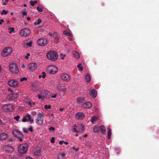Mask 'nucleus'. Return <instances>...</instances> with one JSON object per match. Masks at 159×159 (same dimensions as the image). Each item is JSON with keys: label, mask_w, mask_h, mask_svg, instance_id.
Wrapping results in <instances>:
<instances>
[{"label": "nucleus", "mask_w": 159, "mask_h": 159, "mask_svg": "<svg viewBox=\"0 0 159 159\" xmlns=\"http://www.w3.org/2000/svg\"><path fill=\"white\" fill-rule=\"evenodd\" d=\"M46 56L48 59L52 61H56L58 58V55L56 52L54 51H52L48 52L46 54Z\"/></svg>", "instance_id": "f257e3e1"}, {"label": "nucleus", "mask_w": 159, "mask_h": 159, "mask_svg": "<svg viewBox=\"0 0 159 159\" xmlns=\"http://www.w3.org/2000/svg\"><path fill=\"white\" fill-rule=\"evenodd\" d=\"M72 129L74 132L76 133H82L84 131V127L82 124L78 125H74L72 126Z\"/></svg>", "instance_id": "f03ea898"}, {"label": "nucleus", "mask_w": 159, "mask_h": 159, "mask_svg": "<svg viewBox=\"0 0 159 159\" xmlns=\"http://www.w3.org/2000/svg\"><path fill=\"white\" fill-rule=\"evenodd\" d=\"M9 68L10 71L14 74H17L19 72V69L18 66L14 63H11L10 64Z\"/></svg>", "instance_id": "7ed1b4c3"}, {"label": "nucleus", "mask_w": 159, "mask_h": 159, "mask_svg": "<svg viewBox=\"0 0 159 159\" xmlns=\"http://www.w3.org/2000/svg\"><path fill=\"white\" fill-rule=\"evenodd\" d=\"M12 52V48L10 47L5 48L2 51L1 55L3 57H7L10 55Z\"/></svg>", "instance_id": "20e7f679"}, {"label": "nucleus", "mask_w": 159, "mask_h": 159, "mask_svg": "<svg viewBox=\"0 0 159 159\" xmlns=\"http://www.w3.org/2000/svg\"><path fill=\"white\" fill-rule=\"evenodd\" d=\"M28 145L26 144H23L20 145L18 148L19 152L21 154L25 153L27 151Z\"/></svg>", "instance_id": "39448f33"}, {"label": "nucleus", "mask_w": 159, "mask_h": 159, "mask_svg": "<svg viewBox=\"0 0 159 159\" xmlns=\"http://www.w3.org/2000/svg\"><path fill=\"white\" fill-rule=\"evenodd\" d=\"M48 71L50 73L54 74L58 71V68L57 66L54 65H50L47 68Z\"/></svg>", "instance_id": "423d86ee"}, {"label": "nucleus", "mask_w": 159, "mask_h": 159, "mask_svg": "<svg viewBox=\"0 0 159 159\" xmlns=\"http://www.w3.org/2000/svg\"><path fill=\"white\" fill-rule=\"evenodd\" d=\"M57 90L60 92L66 93L67 91V88L66 87L63 85L62 84H59L56 86Z\"/></svg>", "instance_id": "0eeeda50"}, {"label": "nucleus", "mask_w": 159, "mask_h": 159, "mask_svg": "<svg viewBox=\"0 0 159 159\" xmlns=\"http://www.w3.org/2000/svg\"><path fill=\"white\" fill-rule=\"evenodd\" d=\"M44 115L41 113H39L37 115V117L36 120V123L39 125H42L43 122V118Z\"/></svg>", "instance_id": "6e6552de"}, {"label": "nucleus", "mask_w": 159, "mask_h": 159, "mask_svg": "<svg viewBox=\"0 0 159 159\" xmlns=\"http://www.w3.org/2000/svg\"><path fill=\"white\" fill-rule=\"evenodd\" d=\"M7 84L9 86L13 88H16L19 85L18 81L13 79L9 80L7 81Z\"/></svg>", "instance_id": "1a4fd4ad"}, {"label": "nucleus", "mask_w": 159, "mask_h": 159, "mask_svg": "<svg viewBox=\"0 0 159 159\" xmlns=\"http://www.w3.org/2000/svg\"><path fill=\"white\" fill-rule=\"evenodd\" d=\"M12 133L13 135L18 138L20 141H22V138L23 137V135L19 131L16 129L12 131Z\"/></svg>", "instance_id": "9d476101"}, {"label": "nucleus", "mask_w": 159, "mask_h": 159, "mask_svg": "<svg viewBox=\"0 0 159 159\" xmlns=\"http://www.w3.org/2000/svg\"><path fill=\"white\" fill-rule=\"evenodd\" d=\"M30 30L27 28H25L21 30L20 32V35L22 36H27L30 35Z\"/></svg>", "instance_id": "9b49d317"}, {"label": "nucleus", "mask_w": 159, "mask_h": 159, "mask_svg": "<svg viewBox=\"0 0 159 159\" xmlns=\"http://www.w3.org/2000/svg\"><path fill=\"white\" fill-rule=\"evenodd\" d=\"M48 40L44 38L40 39L37 42L38 44L41 46H45L48 44Z\"/></svg>", "instance_id": "f8f14e48"}, {"label": "nucleus", "mask_w": 159, "mask_h": 159, "mask_svg": "<svg viewBox=\"0 0 159 159\" xmlns=\"http://www.w3.org/2000/svg\"><path fill=\"white\" fill-rule=\"evenodd\" d=\"M14 108L13 106L11 104H6L2 107L3 109L5 111H11Z\"/></svg>", "instance_id": "ddd939ff"}, {"label": "nucleus", "mask_w": 159, "mask_h": 159, "mask_svg": "<svg viewBox=\"0 0 159 159\" xmlns=\"http://www.w3.org/2000/svg\"><path fill=\"white\" fill-rule=\"evenodd\" d=\"M61 78L63 81L68 82L70 80V76L67 74H62L61 75Z\"/></svg>", "instance_id": "4468645a"}, {"label": "nucleus", "mask_w": 159, "mask_h": 159, "mask_svg": "<svg viewBox=\"0 0 159 159\" xmlns=\"http://www.w3.org/2000/svg\"><path fill=\"white\" fill-rule=\"evenodd\" d=\"M85 117V116L83 113L79 112L76 113L75 115V118L76 119L81 120L84 119Z\"/></svg>", "instance_id": "2eb2a0df"}, {"label": "nucleus", "mask_w": 159, "mask_h": 159, "mask_svg": "<svg viewBox=\"0 0 159 159\" xmlns=\"http://www.w3.org/2000/svg\"><path fill=\"white\" fill-rule=\"evenodd\" d=\"M47 92L45 91H43L41 93L38 94V98L39 99L43 100L47 95Z\"/></svg>", "instance_id": "dca6fc26"}, {"label": "nucleus", "mask_w": 159, "mask_h": 159, "mask_svg": "<svg viewBox=\"0 0 159 159\" xmlns=\"http://www.w3.org/2000/svg\"><path fill=\"white\" fill-rule=\"evenodd\" d=\"M28 67L30 70L34 71L37 67V65L35 63H31L28 64Z\"/></svg>", "instance_id": "f3484780"}, {"label": "nucleus", "mask_w": 159, "mask_h": 159, "mask_svg": "<svg viewBox=\"0 0 159 159\" xmlns=\"http://www.w3.org/2000/svg\"><path fill=\"white\" fill-rule=\"evenodd\" d=\"M8 137V134L4 132L0 133V140H4L6 139Z\"/></svg>", "instance_id": "a211bd4d"}, {"label": "nucleus", "mask_w": 159, "mask_h": 159, "mask_svg": "<svg viewBox=\"0 0 159 159\" xmlns=\"http://www.w3.org/2000/svg\"><path fill=\"white\" fill-rule=\"evenodd\" d=\"M18 96V94L17 93H11L7 96L8 99L11 100H13L17 98Z\"/></svg>", "instance_id": "6ab92c4d"}, {"label": "nucleus", "mask_w": 159, "mask_h": 159, "mask_svg": "<svg viewBox=\"0 0 159 159\" xmlns=\"http://www.w3.org/2000/svg\"><path fill=\"white\" fill-rule=\"evenodd\" d=\"M92 106V104L89 102H87L82 104V106L85 108H89Z\"/></svg>", "instance_id": "aec40b11"}, {"label": "nucleus", "mask_w": 159, "mask_h": 159, "mask_svg": "<svg viewBox=\"0 0 159 159\" xmlns=\"http://www.w3.org/2000/svg\"><path fill=\"white\" fill-rule=\"evenodd\" d=\"M5 150L9 152H12L14 151L13 148L11 146L7 145L5 147Z\"/></svg>", "instance_id": "412c9836"}, {"label": "nucleus", "mask_w": 159, "mask_h": 159, "mask_svg": "<svg viewBox=\"0 0 159 159\" xmlns=\"http://www.w3.org/2000/svg\"><path fill=\"white\" fill-rule=\"evenodd\" d=\"M66 154L65 153H59L58 154L57 156V159H65Z\"/></svg>", "instance_id": "4be33fe9"}, {"label": "nucleus", "mask_w": 159, "mask_h": 159, "mask_svg": "<svg viewBox=\"0 0 159 159\" xmlns=\"http://www.w3.org/2000/svg\"><path fill=\"white\" fill-rule=\"evenodd\" d=\"M34 152L35 155H39L41 153V149L40 148L37 147L34 149Z\"/></svg>", "instance_id": "5701e85b"}, {"label": "nucleus", "mask_w": 159, "mask_h": 159, "mask_svg": "<svg viewBox=\"0 0 159 159\" xmlns=\"http://www.w3.org/2000/svg\"><path fill=\"white\" fill-rule=\"evenodd\" d=\"M97 94V92L96 90L94 89H93L91 91L90 95L94 98H95Z\"/></svg>", "instance_id": "b1692460"}, {"label": "nucleus", "mask_w": 159, "mask_h": 159, "mask_svg": "<svg viewBox=\"0 0 159 159\" xmlns=\"http://www.w3.org/2000/svg\"><path fill=\"white\" fill-rule=\"evenodd\" d=\"M99 129L101 132L103 134H105L106 133V129L103 125L101 126Z\"/></svg>", "instance_id": "393cba45"}, {"label": "nucleus", "mask_w": 159, "mask_h": 159, "mask_svg": "<svg viewBox=\"0 0 159 159\" xmlns=\"http://www.w3.org/2000/svg\"><path fill=\"white\" fill-rule=\"evenodd\" d=\"M53 36V38L55 39L57 41V43L58 42L59 37L58 36L56 32L54 33Z\"/></svg>", "instance_id": "a878e982"}, {"label": "nucleus", "mask_w": 159, "mask_h": 159, "mask_svg": "<svg viewBox=\"0 0 159 159\" xmlns=\"http://www.w3.org/2000/svg\"><path fill=\"white\" fill-rule=\"evenodd\" d=\"M85 79L86 81L87 82H89L91 80V77L90 75L87 74L85 76Z\"/></svg>", "instance_id": "bb28decb"}, {"label": "nucleus", "mask_w": 159, "mask_h": 159, "mask_svg": "<svg viewBox=\"0 0 159 159\" xmlns=\"http://www.w3.org/2000/svg\"><path fill=\"white\" fill-rule=\"evenodd\" d=\"M73 55L74 57L77 59H78L80 57V55L79 54L76 52H73Z\"/></svg>", "instance_id": "cd10ccee"}, {"label": "nucleus", "mask_w": 159, "mask_h": 159, "mask_svg": "<svg viewBox=\"0 0 159 159\" xmlns=\"http://www.w3.org/2000/svg\"><path fill=\"white\" fill-rule=\"evenodd\" d=\"M84 99L83 98L79 97L77 98V102L78 103H81L84 102Z\"/></svg>", "instance_id": "c85d7f7f"}, {"label": "nucleus", "mask_w": 159, "mask_h": 159, "mask_svg": "<svg viewBox=\"0 0 159 159\" xmlns=\"http://www.w3.org/2000/svg\"><path fill=\"white\" fill-rule=\"evenodd\" d=\"M63 34H66L67 35L69 36H72V34L70 32H67L66 30H64L63 31Z\"/></svg>", "instance_id": "c756f323"}, {"label": "nucleus", "mask_w": 159, "mask_h": 159, "mask_svg": "<svg viewBox=\"0 0 159 159\" xmlns=\"http://www.w3.org/2000/svg\"><path fill=\"white\" fill-rule=\"evenodd\" d=\"M42 22V21L40 19H39L37 20L34 23V25H39L40 23Z\"/></svg>", "instance_id": "7c9ffc66"}, {"label": "nucleus", "mask_w": 159, "mask_h": 159, "mask_svg": "<svg viewBox=\"0 0 159 159\" xmlns=\"http://www.w3.org/2000/svg\"><path fill=\"white\" fill-rule=\"evenodd\" d=\"M107 129L108 130V132L107 133L108 138V139H110L111 138V129L109 128H108Z\"/></svg>", "instance_id": "2f4dec72"}, {"label": "nucleus", "mask_w": 159, "mask_h": 159, "mask_svg": "<svg viewBox=\"0 0 159 159\" xmlns=\"http://www.w3.org/2000/svg\"><path fill=\"white\" fill-rule=\"evenodd\" d=\"M26 117H27L29 118V121L31 123H33L34 120L31 118V116L30 114H27L26 115Z\"/></svg>", "instance_id": "473e14b6"}, {"label": "nucleus", "mask_w": 159, "mask_h": 159, "mask_svg": "<svg viewBox=\"0 0 159 159\" xmlns=\"http://www.w3.org/2000/svg\"><path fill=\"white\" fill-rule=\"evenodd\" d=\"M8 30H9V33L11 34L12 32L15 33L14 28L13 27H9L8 28Z\"/></svg>", "instance_id": "72a5a7b5"}, {"label": "nucleus", "mask_w": 159, "mask_h": 159, "mask_svg": "<svg viewBox=\"0 0 159 159\" xmlns=\"http://www.w3.org/2000/svg\"><path fill=\"white\" fill-rule=\"evenodd\" d=\"M98 120V118L96 116H94L92 117L91 121L93 123Z\"/></svg>", "instance_id": "f704fd0d"}, {"label": "nucleus", "mask_w": 159, "mask_h": 159, "mask_svg": "<svg viewBox=\"0 0 159 159\" xmlns=\"http://www.w3.org/2000/svg\"><path fill=\"white\" fill-rule=\"evenodd\" d=\"M32 41H30L26 43V47H29L32 46Z\"/></svg>", "instance_id": "c9c22d12"}, {"label": "nucleus", "mask_w": 159, "mask_h": 159, "mask_svg": "<svg viewBox=\"0 0 159 159\" xmlns=\"http://www.w3.org/2000/svg\"><path fill=\"white\" fill-rule=\"evenodd\" d=\"M98 126H95L94 128L93 131L94 133H97L98 132Z\"/></svg>", "instance_id": "e433bc0d"}, {"label": "nucleus", "mask_w": 159, "mask_h": 159, "mask_svg": "<svg viewBox=\"0 0 159 159\" xmlns=\"http://www.w3.org/2000/svg\"><path fill=\"white\" fill-rule=\"evenodd\" d=\"M44 108L46 110L50 109H51V106L50 105H46L44 106Z\"/></svg>", "instance_id": "4c0bfd02"}, {"label": "nucleus", "mask_w": 159, "mask_h": 159, "mask_svg": "<svg viewBox=\"0 0 159 159\" xmlns=\"http://www.w3.org/2000/svg\"><path fill=\"white\" fill-rule=\"evenodd\" d=\"M20 118V116H14V119L16 121H18L19 120V119Z\"/></svg>", "instance_id": "58836bf2"}, {"label": "nucleus", "mask_w": 159, "mask_h": 159, "mask_svg": "<svg viewBox=\"0 0 159 159\" xmlns=\"http://www.w3.org/2000/svg\"><path fill=\"white\" fill-rule=\"evenodd\" d=\"M8 13V11L6 10H3L1 12L2 15H6Z\"/></svg>", "instance_id": "ea45409f"}, {"label": "nucleus", "mask_w": 159, "mask_h": 159, "mask_svg": "<svg viewBox=\"0 0 159 159\" xmlns=\"http://www.w3.org/2000/svg\"><path fill=\"white\" fill-rule=\"evenodd\" d=\"M81 65L82 64L81 63H80L78 65V67L80 69V70L82 71L83 70V67L81 66Z\"/></svg>", "instance_id": "a19ab883"}, {"label": "nucleus", "mask_w": 159, "mask_h": 159, "mask_svg": "<svg viewBox=\"0 0 159 159\" xmlns=\"http://www.w3.org/2000/svg\"><path fill=\"white\" fill-rule=\"evenodd\" d=\"M49 82L51 85H53L55 84V81L54 80H51L49 81Z\"/></svg>", "instance_id": "79ce46f5"}, {"label": "nucleus", "mask_w": 159, "mask_h": 159, "mask_svg": "<svg viewBox=\"0 0 159 159\" xmlns=\"http://www.w3.org/2000/svg\"><path fill=\"white\" fill-rule=\"evenodd\" d=\"M27 80V78L25 77L21 78L20 79V81L21 82H22L24 81H26Z\"/></svg>", "instance_id": "37998d69"}, {"label": "nucleus", "mask_w": 159, "mask_h": 159, "mask_svg": "<svg viewBox=\"0 0 159 159\" xmlns=\"http://www.w3.org/2000/svg\"><path fill=\"white\" fill-rule=\"evenodd\" d=\"M57 95V93L53 94L51 96V97L53 98H56Z\"/></svg>", "instance_id": "c03bdc74"}, {"label": "nucleus", "mask_w": 159, "mask_h": 159, "mask_svg": "<svg viewBox=\"0 0 159 159\" xmlns=\"http://www.w3.org/2000/svg\"><path fill=\"white\" fill-rule=\"evenodd\" d=\"M26 117H26V116L25 117H24L23 118V119L22 120V121L23 122H25L27 121V119L26 118Z\"/></svg>", "instance_id": "a18cd8bd"}, {"label": "nucleus", "mask_w": 159, "mask_h": 159, "mask_svg": "<svg viewBox=\"0 0 159 159\" xmlns=\"http://www.w3.org/2000/svg\"><path fill=\"white\" fill-rule=\"evenodd\" d=\"M55 139L53 137H52L51 139V142L52 143H55Z\"/></svg>", "instance_id": "49530a36"}, {"label": "nucleus", "mask_w": 159, "mask_h": 159, "mask_svg": "<svg viewBox=\"0 0 159 159\" xmlns=\"http://www.w3.org/2000/svg\"><path fill=\"white\" fill-rule=\"evenodd\" d=\"M28 103L31 106H32L33 105H35V103L34 102H29Z\"/></svg>", "instance_id": "de8ad7c7"}, {"label": "nucleus", "mask_w": 159, "mask_h": 159, "mask_svg": "<svg viewBox=\"0 0 159 159\" xmlns=\"http://www.w3.org/2000/svg\"><path fill=\"white\" fill-rule=\"evenodd\" d=\"M42 74L43 75H42V78L43 79L44 78L46 77V75L45 72H43L42 73Z\"/></svg>", "instance_id": "09e8293b"}, {"label": "nucleus", "mask_w": 159, "mask_h": 159, "mask_svg": "<svg viewBox=\"0 0 159 159\" xmlns=\"http://www.w3.org/2000/svg\"><path fill=\"white\" fill-rule=\"evenodd\" d=\"M30 55V54L29 53H28L27 54L26 56L25 57V59H28L29 58V57Z\"/></svg>", "instance_id": "8fccbe9b"}, {"label": "nucleus", "mask_w": 159, "mask_h": 159, "mask_svg": "<svg viewBox=\"0 0 159 159\" xmlns=\"http://www.w3.org/2000/svg\"><path fill=\"white\" fill-rule=\"evenodd\" d=\"M37 10L40 12H42V8H39V7H37Z\"/></svg>", "instance_id": "3c124183"}, {"label": "nucleus", "mask_w": 159, "mask_h": 159, "mask_svg": "<svg viewBox=\"0 0 159 159\" xmlns=\"http://www.w3.org/2000/svg\"><path fill=\"white\" fill-rule=\"evenodd\" d=\"M49 129V130L50 131H54L55 130V128L54 127H50Z\"/></svg>", "instance_id": "603ef678"}, {"label": "nucleus", "mask_w": 159, "mask_h": 159, "mask_svg": "<svg viewBox=\"0 0 159 159\" xmlns=\"http://www.w3.org/2000/svg\"><path fill=\"white\" fill-rule=\"evenodd\" d=\"M30 3L31 4V5L32 6H34V4H35L34 3V2L33 1H30Z\"/></svg>", "instance_id": "864d4df0"}, {"label": "nucleus", "mask_w": 159, "mask_h": 159, "mask_svg": "<svg viewBox=\"0 0 159 159\" xmlns=\"http://www.w3.org/2000/svg\"><path fill=\"white\" fill-rule=\"evenodd\" d=\"M72 148L75 150V151L77 152V151L79 149V148H76L75 147H73Z\"/></svg>", "instance_id": "5fc2aeb1"}, {"label": "nucleus", "mask_w": 159, "mask_h": 159, "mask_svg": "<svg viewBox=\"0 0 159 159\" xmlns=\"http://www.w3.org/2000/svg\"><path fill=\"white\" fill-rule=\"evenodd\" d=\"M64 143V140H61L59 142V144L60 145H62Z\"/></svg>", "instance_id": "6e6d98bb"}, {"label": "nucleus", "mask_w": 159, "mask_h": 159, "mask_svg": "<svg viewBox=\"0 0 159 159\" xmlns=\"http://www.w3.org/2000/svg\"><path fill=\"white\" fill-rule=\"evenodd\" d=\"M23 131L24 132L26 133H27L28 131L27 129L25 128L23 129Z\"/></svg>", "instance_id": "4d7b16f0"}, {"label": "nucleus", "mask_w": 159, "mask_h": 159, "mask_svg": "<svg viewBox=\"0 0 159 159\" xmlns=\"http://www.w3.org/2000/svg\"><path fill=\"white\" fill-rule=\"evenodd\" d=\"M28 130L30 132H32L33 131V127L32 126H30L29 129Z\"/></svg>", "instance_id": "13d9d810"}, {"label": "nucleus", "mask_w": 159, "mask_h": 159, "mask_svg": "<svg viewBox=\"0 0 159 159\" xmlns=\"http://www.w3.org/2000/svg\"><path fill=\"white\" fill-rule=\"evenodd\" d=\"M37 114V113L33 111L32 112V115L33 116H35Z\"/></svg>", "instance_id": "bf43d9fd"}, {"label": "nucleus", "mask_w": 159, "mask_h": 159, "mask_svg": "<svg viewBox=\"0 0 159 159\" xmlns=\"http://www.w3.org/2000/svg\"><path fill=\"white\" fill-rule=\"evenodd\" d=\"M4 22V20L3 19H0V25H1L2 23Z\"/></svg>", "instance_id": "052dcab7"}, {"label": "nucleus", "mask_w": 159, "mask_h": 159, "mask_svg": "<svg viewBox=\"0 0 159 159\" xmlns=\"http://www.w3.org/2000/svg\"><path fill=\"white\" fill-rule=\"evenodd\" d=\"M22 14L23 16H25L27 15V12L25 11H23L22 12Z\"/></svg>", "instance_id": "680f3d73"}, {"label": "nucleus", "mask_w": 159, "mask_h": 159, "mask_svg": "<svg viewBox=\"0 0 159 159\" xmlns=\"http://www.w3.org/2000/svg\"><path fill=\"white\" fill-rule=\"evenodd\" d=\"M8 91L11 92V93H12L13 92V90H12L11 88L8 89Z\"/></svg>", "instance_id": "e2e57ef3"}, {"label": "nucleus", "mask_w": 159, "mask_h": 159, "mask_svg": "<svg viewBox=\"0 0 159 159\" xmlns=\"http://www.w3.org/2000/svg\"><path fill=\"white\" fill-rule=\"evenodd\" d=\"M21 68H23V69H25V65L23 64H22L21 65Z\"/></svg>", "instance_id": "0e129e2a"}, {"label": "nucleus", "mask_w": 159, "mask_h": 159, "mask_svg": "<svg viewBox=\"0 0 159 159\" xmlns=\"http://www.w3.org/2000/svg\"><path fill=\"white\" fill-rule=\"evenodd\" d=\"M65 56H66V55H63V57H61V59H62V60L64 59V57H65Z\"/></svg>", "instance_id": "69168bd1"}, {"label": "nucleus", "mask_w": 159, "mask_h": 159, "mask_svg": "<svg viewBox=\"0 0 159 159\" xmlns=\"http://www.w3.org/2000/svg\"><path fill=\"white\" fill-rule=\"evenodd\" d=\"M66 145H67L68 144V142H64V143Z\"/></svg>", "instance_id": "338daca9"}, {"label": "nucleus", "mask_w": 159, "mask_h": 159, "mask_svg": "<svg viewBox=\"0 0 159 159\" xmlns=\"http://www.w3.org/2000/svg\"><path fill=\"white\" fill-rule=\"evenodd\" d=\"M26 159H33L32 157H27Z\"/></svg>", "instance_id": "774afa93"}]
</instances>
